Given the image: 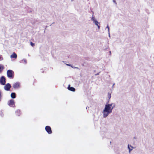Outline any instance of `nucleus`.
Listing matches in <instances>:
<instances>
[{"label": "nucleus", "instance_id": "obj_1", "mask_svg": "<svg viewBox=\"0 0 154 154\" xmlns=\"http://www.w3.org/2000/svg\"><path fill=\"white\" fill-rule=\"evenodd\" d=\"M115 106V104L114 103L106 104L102 112L103 118H106L111 113Z\"/></svg>", "mask_w": 154, "mask_h": 154}, {"label": "nucleus", "instance_id": "obj_2", "mask_svg": "<svg viewBox=\"0 0 154 154\" xmlns=\"http://www.w3.org/2000/svg\"><path fill=\"white\" fill-rule=\"evenodd\" d=\"M14 72L11 70H8L7 71V76L10 79H13L14 78Z\"/></svg>", "mask_w": 154, "mask_h": 154}, {"label": "nucleus", "instance_id": "obj_3", "mask_svg": "<svg viewBox=\"0 0 154 154\" xmlns=\"http://www.w3.org/2000/svg\"><path fill=\"white\" fill-rule=\"evenodd\" d=\"M6 83V79L4 76L0 78V84L2 85H4Z\"/></svg>", "mask_w": 154, "mask_h": 154}, {"label": "nucleus", "instance_id": "obj_4", "mask_svg": "<svg viewBox=\"0 0 154 154\" xmlns=\"http://www.w3.org/2000/svg\"><path fill=\"white\" fill-rule=\"evenodd\" d=\"M45 129L46 131L49 134H51L52 133L51 128L50 126H47L45 127Z\"/></svg>", "mask_w": 154, "mask_h": 154}, {"label": "nucleus", "instance_id": "obj_5", "mask_svg": "<svg viewBox=\"0 0 154 154\" xmlns=\"http://www.w3.org/2000/svg\"><path fill=\"white\" fill-rule=\"evenodd\" d=\"M8 105L11 107H14V100L11 99L8 102Z\"/></svg>", "mask_w": 154, "mask_h": 154}, {"label": "nucleus", "instance_id": "obj_6", "mask_svg": "<svg viewBox=\"0 0 154 154\" xmlns=\"http://www.w3.org/2000/svg\"><path fill=\"white\" fill-rule=\"evenodd\" d=\"M11 87V86L10 84L9 83H7L4 86V88L5 90L8 91L10 90Z\"/></svg>", "mask_w": 154, "mask_h": 154}, {"label": "nucleus", "instance_id": "obj_7", "mask_svg": "<svg viewBox=\"0 0 154 154\" xmlns=\"http://www.w3.org/2000/svg\"><path fill=\"white\" fill-rule=\"evenodd\" d=\"M20 84L19 82L15 83L13 85V87L14 88H18L19 87Z\"/></svg>", "mask_w": 154, "mask_h": 154}, {"label": "nucleus", "instance_id": "obj_8", "mask_svg": "<svg viewBox=\"0 0 154 154\" xmlns=\"http://www.w3.org/2000/svg\"><path fill=\"white\" fill-rule=\"evenodd\" d=\"M68 89L71 91H75V89L73 87H71L70 85H69L68 87Z\"/></svg>", "mask_w": 154, "mask_h": 154}, {"label": "nucleus", "instance_id": "obj_9", "mask_svg": "<svg viewBox=\"0 0 154 154\" xmlns=\"http://www.w3.org/2000/svg\"><path fill=\"white\" fill-rule=\"evenodd\" d=\"M17 54L15 53H14L11 55L10 57L11 58H14L16 59L17 58Z\"/></svg>", "mask_w": 154, "mask_h": 154}, {"label": "nucleus", "instance_id": "obj_10", "mask_svg": "<svg viewBox=\"0 0 154 154\" xmlns=\"http://www.w3.org/2000/svg\"><path fill=\"white\" fill-rule=\"evenodd\" d=\"M11 96V97L13 99L15 98L16 97V94L15 93H12Z\"/></svg>", "mask_w": 154, "mask_h": 154}, {"label": "nucleus", "instance_id": "obj_11", "mask_svg": "<svg viewBox=\"0 0 154 154\" xmlns=\"http://www.w3.org/2000/svg\"><path fill=\"white\" fill-rule=\"evenodd\" d=\"M4 68V67L3 65L0 64V73L2 72Z\"/></svg>", "mask_w": 154, "mask_h": 154}, {"label": "nucleus", "instance_id": "obj_12", "mask_svg": "<svg viewBox=\"0 0 154 154\" xmlns=\"http://www.w3.org/2000/svg\"><path fill=\"white\" fill-rule=\"evenodd\" d=\"M93 14H94V13L93 12V14H92V17H91V20L93 22H94V21L97 20L95 19V18L94 17V16H93Z\"/></svg>", "mask_w": 154, "mask_h": 154}, {"label": "nucleus", "instance_id": "obj_13", "mask_svg": "<svg viewBox=\"0 0 154 154\" xmlns=\"http://www.w3.org/2000/svg\"><path fill=\"white\" fill-rule=\"evenodd\" d=\"M20 63H24L26 64L27 63V61L25 59H23L20 61Z\"/></svg>", "mask_w": 154, "mask_h": 154}, {"label": "nucleus", "instance_id": "obj_14", "mask_svg": "<svg viewBox=\"0 0 154 154\" xmlns=\"http://www.w3.org/2000/svg\"><path fill=\"white\" fill-rule=\"evenodd\" d=\"M16 113L17 115H18V116H19L20 114V110H17L16 111Z\"/></svg>", "mask_w": 154, "mask_h": 154}, {"label": "nucleus", "instance_id": "obj_15", "mask_svg": "<svg viewBox=\"0 0 154 154\" xmlns=\"http://www.w3.org/2000/svg\"><path fill=\"white\" fill-rule=\"evenodd\" d=\"M93 23L97 26L100 24L97 20L93 22Z\"/></svg>", "mask_w": 154, "mask_h": 154}, {"label": "nucleus", "instance_id": "obj_16", "mask_svg": "<svg viewBox=\"0 0 154 154\" xmlns=\"http://www.w3.org/2000/svg\"><path fill=\"white\" fill-rule=\"evenodd\" d=\"M108 97L109 100L110 99L111 97V93L110 92H109L108 93Z\"/></svg>", "mask_w": 154, "mask_h": 154}, {"label": "nucleus", "instance_id": "obj_17", "mask_svg": "<svg viewBox=\"0 0 154 154\" xmlns=\"http://www.w3.org/2000/svg\"><path fill=\"white\" fill-rule=\"evenodd\" d=\"M106 28H107L108 29V33L110 32V31H109V26H108V25H107V26L106 27V28L105 29H106Z\"/></svg>", "mask_w": 154, "mask_h": 154}, {"label": "nucleus", "instance_id": "obj_18", "mask_svg": "<svg viewBox=\"0 0 154 154\" xmlns=\"http://www.w3.org/2000/svg\"><path fill=\"white\" fill-rule=\"evenodd\" d=\"M128 148L129 149V152H130L132 150V149H131L129 147V145H128Z\"/></svg>", "mask_w": 154, "mask_h": 154}, {"label": "nucleus", "instance_id": "obj_19", "mask_svg": "<svg viewBox=\"0 0 154 154\" xmlns=\"http://www.w3.org/2000/svg\"><path fill=\"white\" fill-rule=\"evenodd\" d=\"M30 44L32 46V47L34 46V45H35L34 44V43H32V42H30Z\"/></svg>", "mask_w": 154, "mask_h": 154}, {"label": "nucleus", "instance_id": "obj_20", "mask_svg": "<svg viewBox=\"0 0 154 154\" xmlns=\"http://www.w3.org/2000/svg\"><path fill=\"white\" fill-rule=\"evenodd\" d=\"M0 114L2 116H3V112L2 111L0 112Z\"/></svg>", "mask_w": 154, "mask_h": 154}, {"label": "nucleus", "instance_id": "obj_21", "mask_svg": "<svg viewBox=\"0 0 154 154\" xmlns=\"http://www.w3.org/2000/svg\"><path fill=\"white\" fill-rule=\"evenodd\" d=\"M98 27V29H100V24H99V25H98V26H97Z\"/></svg>", "mask_w": 154, "mask_h": 154}, {"label": "nucleus", "instance_id": "obj_22", "mask_svg": "<svg viewBox=\"0 0 154 154\" xmlns=\"http://www.w3.org/2000/svg\"><path fill=\"white\" fill-rule=\"evenodd\" d=\"M3 60V59L2 57H0V60Z\"/></svg>", "mask_w": 154, "mask_h": 154}, {"label": "nucleus", "instance_id": "obj_23", "mask_svg": "<svg viewBox=\"0 0 154 154\" xmlns=\"http://www.w3.org/2000/svg\"><path fill=\"white\" fill-rule=\"evenodd\" d=\"M113 2L115 3L116 4H117V3H116V1L115 0H113Z\"/></svg>", "mask_w": 154, "mask_h": 154}, {"label": "nucleus", "instance_id": "obj_24", "mask_svg": "<svg viewBox=\"0 0 154 154\" xmlns=\"http://www.w3.org/2000/svg\"><path fill=\"white\" fill-rule=\"evenodd\" d=\"M66 65L67 66H72V65H71V64H66Z\"/></svg>", "mask_w": 154, "mask_h": 154}, {"label": "nucleus", "instance_id": "obj_25", "mask_svg": "<svg viewBox=\"0 0 154 154\" xmlns=\"http://www.w3.org/2000/svg\"><path fill=\"white\" fill-rule=\"evenodd\" d=\"M1 92L0 91V101L1 100Z\"/></svg>", "mask_w": 154, "mask_h": 154}, {"label": "nucleus", "instance_id": "obj_26", "mask_svg": "<svg viewBox=\"0 0 154 154\" xmlns=\"http://www.w3.org/2000/svg\"><path fill=\"white\" fill-rule=\"evenodd\" d=\"M108 35H109V37L110 38V32L108 33Z\"/></svg>", "mask_w": 154, "mask_h": 154}, {"label": "nucleus", "instance_id": "obj_27", "mask_svg": "<svg viewBox=\"0 0 154 154\" xmlns=\"http://www.w3.org/2000/svg\"><path fill=\"white\" fill-rule=\"evenodd\" d=\"M130 146L131 148H133V147L131 145H129V147Z\"/></svg>", "mask_w": 154, "mask_h": 154}, {"label": "nucleus", "instance_id": "obj_28", "mask_svg": "<svg viewBox=\"0 0 154 154\" xmlns=\"http://www.w3.org/2000/svg\"><path fill=\"white\" fill-rule=\"evenodd\" d=\"M109 54L110 55H111V51H109Z\"/></svg>", "mask_w": 154, "mask_h": 154}, {"label": "nucleus", "instance_id": "obj_29", "mask_svg": "<svg viewBox=\"0 0 154 154\" xmlns=\"http://www.w3.org/2000/svg\"><path fill=\"white\" fill-rule=\"evenodd\" d=\"M99 74V73H98L97 74H96V75H98Z\"/></svg>", "mask_w": 154, "mask_h": 154}, {"label": "nucleus", "instance_id": "obj_30", "mask_svg": "<svg viewBox=\"0 0 154 154\" xmlns=\"http://www.w3.org/2000/svg\"><path fill=\"white\" fill-rule=\"evenodd\" d=\"M89 108V107H86V109H88V108Z\"/></svg>", "mask_w": 154, "mask_h": 154}, {"label": "nucleus", "instance_id": "obj_31", "mask_svg": "<svg viewBox=\"0 0 154 154\" xmlns=\"http://www.w3.org/2000/svg\"><path fill=\"white\" fill-rule=\"evenodd\" d=\"M114 85H115V84H114L113 85H112V87H113V86Z\"/></svg>", "mask_w": 154, "mask_h": 154}, {"label": "nucleus", "instance_id": "obj_32", "mask_svg": "<svg viewBox=\"0 0 154 154\" xmlns=\"http://www.w3.org/2000/svg\"><path fill=\"white\" fill-rule=\"evenodd\" d=\"M72 1H73V0H71Z\"/></svg>", "mask_w": 154, "mask_h": 154}, {"label": "nucleus", "instance_id": "obj_33", "mask_svg": "<svg viewBox=\"0 0 154 154\" xmlns=\"http://www.w3.org/2000/svg\"><path fill=\"white\" fill-rule=\"evenodd\" d=\"M75 68H77V67H75Z\"/></svg>", "mask_w": 154, "mask_h": 154}]
</instances>
